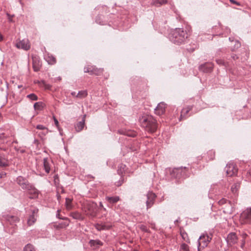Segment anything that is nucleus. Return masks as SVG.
I'll return each mask as SVG.
<instances>
[{
  "label": "nucleus",
  "mask_w": 251,
  "mask_h": 251,
  "mask_svg": "<svg viewBox=\"0 0 251 251\" xmlns=\"http://www.w3.org/2000/svg\"><path fill=\"white\" fill-rule=\"evenodd\" d=\"M139 122L141 126L149 132H154L157 129L156 120L151 115L142 116L140 117Z\"/></svg>",
  "instance_id": "f257e3e1"
},
{
  "label": "nucleus",
  "mask_w": 251,
  "mask_h": 251,
  "mask_svg": "<svg viewBox=\"0 0 251 251\" xmlns=\"http://www.w3.org/2000/svg\"><path fill=\"white\" fill-rule=\"evenodd\" d=\"M187 38V33L182 28H176L169 36L170 40L177 45L183 43Z\"/></svg>",
  "instance_id": "f03ea898"
},
{
  "label": "nucleus",
  "mask_w": 251,
  "mask_h": 251,
  "mask_svg": "<svg viewBox=\"0 0 251 251\" xmlns=\"http://www.w3.org/2000/svg\"><path fill=\"white\" fill-rule=\"evenodd\" d=\"M82 209L86 216L93 218L97 214V204L93 202H87L83 205Z\"/></svg>",
  "instance_id": "7ed1b4c3"
},
{
  "label": "nucleus",
  "mask_w": 251,
  "mask_h": 251,
  "mask_svg": "<svg viewBox=\"0 0 251 251\" xmlns=\"http://www.w3.org/2000/svg\"><path fill=\"white\" fill-rule=\"evenodd\" d=\"M211 240V238L207 235H201L198 241V250L200 251L201 248L206 247Z\"/></svg>",
  "instance_id": "20e7f679"
},
{
  "label": "nucleus",
  "mask_w": 251,
  "mask_h": 251,
  "mask_svg": "<svg viewBox=\"0 0 251 251\" xmlns=\"http://www.w3.org/2000/svg\"><path fill=\"white\" fill-rule=\"evenodd\" d=\"M15 46L18 49H22L25 51L28 50L30 49V44L27 39L16 40Z\"/></svg>",
  "instance_id": "39448f33"
},
{
  "label": "nucleus",
  "mask_w": 251,
  "mask_h": 251,
  "mask_svg": "<svg viewBox=\"0 0 251 251\" xmlns=\"http://www.w3.org/2000/svg\"><path fill=\"white\" fill-rule=\"evenodd\" d=\"M240 221L242 224L251 223V208L247 209L241 214Z\"/></svg>",
  "instance_id": "423d86ee"
},
{
  "label": "nucleus",
  "mask_w": 251,
  "mask_h": 251,
  "mask_svg": "<svg viewBox=\"0 0 251 251\" xmlns=\"http://www.w3.org/2000/svg\"><path fill=\"white\" fill-rule=\"evenodd\" d=\"M225 171L228 176H232L235 175L238 171L235 165L233 163H228L226 168Z\"/></svg>",
  "instance_id": "0eeeda50"
},
{
  "label": "nucleus",
  "mask_w": 251,
  "mask_h": 251,
  "mask_svg": "<svg viewBox=\"0 0 251 251\" xmlns=\"http://www.w3.org/2000/svg\"><path fill=\"white\" fill-rule=\"evenodd\" d=\"M227 203V206L224 208V212L226 214H231L233 212V207L230 201H228L225 198H222L218 201V204L220 205L226 204Z\"/></svg>",
  "instance_id": "6e6552de"
},
{
  "label": "nucleus",
  "mask_w": 251,
  "mask_h": 251,
  "mask_svg": "<svg viewBox=\"0 0 251 251\" xmlns=\"http://www.w3.org/2000/svg\"><path fill=\"white\" fill-rule=\"evenodd\" d=\"M16 182L19 186L23 189L25 190L26 188H31L30 183L22 176H19L16 179Z\"/></svg>",
  "instance_id": "1a4fd4ad"
},
{
  "label": "nucleus",
  "mask_w": 251,
  "mask_h": 251,
  "mask_svg": "<svg viewBox=\"0 0 251 251\" xmlns=\"http://www.w3.org/2000/svg\"><path fill=\"white\" fill-rule=\"evenodd\" d=\"M238 237L236 234L234 232L229 233L226 238L227 244L228 246H231L237 243Z\"/></svg>",
  "instance_id": "9d476101"
},
{
  "label": "nucleus",
  "mask_w": 251,
  "mask_h": 251,
  "mask_svg": "<svg viewBox=\"0 0 251 251\" xmlns=\"http://www.w3.org/2000/svg\"><path fill=\"white\" fill-rule=\"evenodd\" d=\"M3 218L8 224L13 226H16V224L19 222V218L15 216L4 215L3 216Z\"/></svg>",
  "instance_id": "9b49d317"
},
{
  "label": "nucleus",
  "mask_w": 251,
  "mask_h": 251,
  "mask_svg": "<svg viewBox=\"0 0 251 251\" xmlns=\"http://www.w3.org/2000/svg\"><path fill=\"white\" fill-rule=\"evenodd\" d=\"M31 214L29 215L27 219V225L29 226L33 225L36 221L37 214L38 212V209L34 208L31 210Z\"/></svg>",
  "instance_id": "f8f14e48"
},
{
  "label": "nucleus",
  "mask_w": 251,
  "mask_h": 251,
  "mask_svg": "<svg viewBox=\"0 0 251 251\" xmlns=\"http://www.w3.org/2000/svg\"><path fill=\"white\" fill-rule=\"evenodd\" d=\"M84 73H89L90 75H99L102 72V70L98 69L95 66H88L84 68Z\"/></svg>",
  "instance_id": "ddd939ff"
},
{
  "label": "nucleus",
  "mask_w": 251,
  "mask_h": 251,
  "mask_svg": "<svg viewBox=\"0 0 251 251\" xmlns=\"http://www.w3.org/2000/svg\"><path fill=\"white\" fill-rule=\"evenodd\" d=\"M147 197L146 206L147 209H148L153 205L156 196L152 192H149L147 195Z\"/></svg>",
  "instance_id": "4468645a"
},
{
  "label": "nucleus",
  "mask_w": 251,
  "mask_h": 251,
  "mask_svg": "<svg viewBox=\"0 0 251 251\" xmlns=\"http://www.w3.org/2000/svg\"><path fill=\"white\" fill-rule=\"evenodd\" d=\"M214 65L212 63H205L199 67V70L203 72H211L213 68Z\"/></svg>",
  "instance_id": "2eb2a0df"
},
{
  "label": "nucleus",
  "mask_w": 251,
  "mask_h": 251,
  "mask_svg": "<svg viewBox=\"0 0 251 251\" xmlns=\"http://www.w3.org/2000/svg\"><path fill=\"white\" fill-rule=\"evenodd\" d=\"M166 104L163 102H160L154 109L155 113L158 115L163 114L165 111Z\"/></svg>",
  "instance_id": "dca6fc26"
},
{
  "label": "nucleus",
  "mask_w": 251,
  "mask_h": 251,
  "mask_svg": "<svg viewBox=\"0 0 251 251\" xmlns=\"http://www.w3.org/2000/svg\"><path fill=\"white\" fill-rule=\"evenodd\" d=\"M95 228L99 231L108 230L111 227V225L105 223H97L95 225Z\"/></svg>",
  "instance_id": "f3484780"
},
{
  "label": "nucleus",
  "mask_w": 251,
  "mask_h": 251,
  "mask_svg": "<svg viewBox=\"0 0 251 251\" xmlns=\"http://www.w3.org/2000/svg\"><path fill=\"white\" fill-rule=\"evenodd\" d=\"M30 186L31 188H26L25 190H27L30 194L33 195L32 197H30V198L33 199L37 197L38 191L32 184H30Z\"/></svg>",
  "instance_id": "a211bd4d"
},
{
  "label": "nucleus",
  "mask_w": 251,
  "mask_h": 251,
  "mask_svg": "<svg viewBox=\"0 0 251 251\" xmlns=\"http://www.w3.org/2000/svg\"><path fill=\"white\" fill-rule=\"evenodd\" d=\"M86 117V115H83L82 119L81 121L77 123L76 125L75 126V128L76 131L79 132L82 130L84 126L85 125V118Z\"/></svg>",
  "instance_id": "6ab92c4d"
},
{
  "label": "nucleus",
  "mask_w": 251,
  "mask_h": 251,
  "mask_svg": "<svg viewBox=\"0 0 251 251\" xmlns=\"http://www.w3.org/2000/svg\"><path fill=\"white\" fill-rule=\"evenodd\" d=\"M192 107L191 106H187V107L182 109L181 112V115L180 116V120L185 119L187 117V115L189 112L191 110Z\"/></svg>",
  "instance_id": "aec40b11"
},
{
  "label": "nucleus",
  "mask_w": 251,
  "mask_h": 251,
  "mask_svg": "<svg viewBox=\"0 0 251 251\" xmlns=\"http://www.w3.org/2000/svg\"><path fill=\"white\" fill-rule=\"evenodd\" d=\"M70 216H71L73 219L78 220H83L84 219V216L78 211L72 212L70 213Z\"/></svg>",
  "instance_id": "412c9836"
},
{
  "label": "nucleus",
  "mask_w": 251,
  "mask_h": 251,
  "mask_svg": "<svg viewBox=\"0 0 251 251\" xmlns=\"http://www.w3.org/2000/svg\"><path fill=\"white\" fill-rule=\"evenodd\" d=\"M105 200L110 203L113 204L118 202L120 200L119 196L106 197Z\"/></svg>",
  "instance_id": "4be33fe9"
},
{
  "label": "nucleus",
  "mask_w": 251,
  "mask_h": 251,
  "mask_svg": "<svg viewBox=\"0 0 251 251\" xmlns=\"http://www.w3.org/2000/svg\"><path fill=\"white\" fill-rule=\"evenodd\" d=\"M240 187V182L239 181H237L235 182L231 188V191L233 194L236 195Z\"/></svg>",
  "instance_id": "5701e85b"
},
{
  "label": "nucleus",
  "mask_w": 251,
  "mask_h": 251,
  "mask_svg": "<svg viewBox=\"0 0 251 251\" xmlns=\"http://www.w3.org/2000/svg\"><path fill=\"white\" fill-rule=\"evenodd\" d=\"M89 244L91 247H99L102 245V243L99 240H91L89 241Z\"/></svg>",
  "instance_id": "b1692460"
},
{
  "label": "nucleus",
  "mask_w": 251,
  "mask_h": 251,
  "mask_svg": "<svg viewBox=\"0 0 251 251\" xmlns=\"http://www.w3.org/2000/svg\"><path fill=\"white\" fill-rule=\"evenodd\" d=\"M43 165L45 172L48 174L49 173L50 171V166L48 158H44Z\"/></svg>",
  "instance_id": "393cba45"
},
{
  "label": "nucleus",
  "mask_w": 251,
  "mask_h": 251,
  "mask_svg": "<svg viewBox=\"0 0 251 251\" xmlns=\"http://www.w3.org/2000/svg\"><path fill=\"white\" fill-rule=\"evenodd\" d=\"M118 132L120 134L126 135L130 137H134L136 136V133L135 132L133 131H126L124 130H118Z\"/></svg>",
  "instance_id": "a878e982"
},
{
  "label": "nucleus",
  "mask_w": 251,
  "mask_h": 251,
  "mask_svg": "<svg viewBox=\"0 0 251 251\" xmlns=\"http://www.w3.org/2000/svg\"><path fill=\"white\" fill-rule=\"evenodd\" d=\"M88 93L86 90H81L78 92L75 97L81 99L86 97Z\"/></svg>",
  "instance_id": "bb28decb"
},
{
  "label": "nucleus",
  "mask_w": 251,
  "mask_h": 251,
  "mask_svg": "<svg viewBox=\"0 0 251 251\" xmlns=\"http://www.w3.org/2000/svg\"><path fill=\"white\" fill-rule=\"evenodd\" d=\"M187 170V168L186 167H180V168H176V169H175L174 170V172H176V173H181V175L183 176H186L187 175L185 173V172Z\"/></svg>",
  "instance_id": "cd10ccee"
},
{
  "label": "nucleus",
  "mask_w": 251,
  "mask_h": 251,
  "mask_svg": "<svg viewBox=\"0 0 251 251\" xmlns=\"http://www.w3.org/2000/svg\"><path fill=\"white\" fill-rule=\"evenodd\" d=\"M9 163L8 160L6 159L5 158L0 156V167H7Z\"/></svg>",
  "instance_id": "c85d7f7f"
},
{
  "label": "nucleus",
  "mask_w": 251,
  "mask_h": 251,
  "mask_svg": "<svg viewBox=\"0 0 251 251\" xmlns=\"http://www.w3.org/2000/svg\"><path fill=\"white\" fill-rule=\"evenodd\" d=\"M44 104L42 102H35L34 104V108L35 110H41L43 107Z\"/></svg>",
  "instance_id": "c756f323"
},
{
  "label": "nucleus",
  "mask_w": 251,
  "mask_h": 251,
  "mask_svg": "<svg viewBox=\"0 0 251 251\" xmlns=\"http://www.w3.org/2000/svg\"><path fill=\"white\" fill-rule=\"evenodd\" d=\"M65 206H66V209L68 210H70L72 208L73 205L72 204V200L71 199H70L69 198L66 199Z\"/></svg>",
  "instance_id": "7c9ffc66"
},
{
  "label": "nucleus",
  "mask_w": 251,
  "mask_h": 251,
  "mask_svg": "<svg viewBox=\"0 0 251 251\" xmlns=\"http://www.w3.org/2000/svg\"><path fill=\"white\" fill-rule=\"evenodd\" d=\"M167 2V0H153L152 3L155 6H159Z\"/></svg>",
  "instance_id": "2f4dec72"
},
{
  "label": "nucleus",
  "mask_w": 251,
  "mask_h": 251,
  "mask_svg": "<svg viewBox=\"0 0 251 251\" xmlns=\"http://www.w3.org/2000/svg\"><path fill=\"white\" fill-rule=\"evenodd\" d=\"M24 251H35V250L31 244H28L25 246Z\"/></svg>",
  "instance_id": "473e14b6"
},
{
  "label": "nucleus",
  "mask_w": 251,
  "mask_h": 251,
  "mask_svg": "<svg viewBox=\"0 0 251 251\" xmlns=\"http://www.w3.org/2000/svg\"><path fill=\"white\" fill-rule=\"evenodd\" d=\"M49 133V130H42L39 132H37L38 136L41 138H43Z\"/></svg>",
  "instance_id": "72a5a7b5"
},
{
  "label": "nucleus",
  "mask_w": 251,
  "mask_h": 251,
  "mask_svg": "<svg viewBox=\"0 0 251 251\" xmlns=\"http://www.w3.org/2000/svg\"><path fill=\"white\" fill-rule=\"evenodd\" d=\"M179 251H190L189 248L187 244L183 243L181 245Z\"/></svg>",
  "instance_id": "f704fd0d"
},
{
  "label": "nucleus",
  "mask_w": 251,
  "mask_h": 251,
  "mask_svg": "<svg viewBox=\"0 0 251 251\" xmlns=\"http://www.w3.org/2000/svg\"><path fill=\"white\" fill-rule=\"evenodd\" d=\"M27 98L31 100H38V97L34 94L32 93L28 95Z\"/></svg>",
  "instance_id": "c9c22d12"
},
{
  "label": "nucleus",
  "mask_w": 251,
  "mask_h": 251,
  "mask_svg": "<svg viewBox=\"0 0 251 251\" xmlns=\"http://www.w3.org/2000/svg\"><path fill=\"white\" fill-rule=\"evenodd\" d=\"M67 221L64 222H62L61 223L59 224V227L61 228H65L67 226H68L70 223V221L68 219V220H66Z\"/></svg>",
  "instance_id": "e433bc0d"
},
{
  "label": "nucleus",
  "mask_w": 251,
  "mask_h": 251,
  "mask_svg": "<svg viewBox=\"0 0 251 251\" xmlns=\"http://www.w3.org/2000/svg\"><path fill=\"white\" fill-rule=\"evenodd\" d=\"M180 235L184 240L187 241L188 240V235L185 231H180Z\"/></svg>",
  "instance_id": "4c0bfd02"
},
{
  "label": "nucleus",
  "mask_w": 251,
  "mask_h": 251,
  "mask_svg": "<svg viewBox=\"0 0 251 251\" xmlns=\"http://www.w3.org/2000/svg\"><path fill=\"white\" fill-rule=\"evenodd\" d=\"M47 60L49 64H53L56 62V59L53 56H49Z\"/></svg>",
  "instance_id": "58836bf2"
},
{
  "label": "nucleus",
  "mask_w": 251,
  "mask_h": 251,
  "mask_svg": "<svg viewBox=\"0 0 251 251\" xmlns=\"http://www.w3.org/2000/svg\"><path fill=\"white\" fill-rule=\"evenodd\" d=\"M36 128L37 129L40 130H49L48 128L46 127L45 126L42 125H38L36 126Z\"/></svg>",
  "instance_id": "ea45409f"
},
{
  "label": "nucleus",
  "mask_w": 251,
  "mask_h": 251,
  "mask_svg": "<svg viewBox=\"0 0 251 251\" xmlns=\"http://www.w3.org/2000/svg\"><path fill=\"white\" fill-rule=\"evenodd\" d=\"M207 154L209 156V158L210 160H212L214 158L215 152L212 151H209L207 152Z\"/></svg>",
  "instance_id": "a19ab883"
},
{
  "label": "nucleus",
  "mask_w": 251,
  "mask_h": 251,
  "mask_svg": "<svg viewBox=\"0 0 251 251\" xmlns=\"http://www.w3.org/2000/svg\"><path fill=\"white\" fill-rule=\"evenodd\" d=\"M240 46H241V43L238 41H236L235 44L234 45V47L233 50H234L235 49H237L240 48Z\"/></svg>",
  "instance_id": "79ce46f5"
},
{
  "label": "nucleus",
  "mask_w": 251,
  "mask_h": 251,
  "mask_svg": "<svg viewBox=\"0 0 251 251\" xmlns=\"http://www.w3.org/2000/svg\"><path fill=\"white\" fill-rule=\"evenodd\" d=\"M33 68L34 69V71L35 72H37L39 70L40 67L39 65H36L34 62H33Z\"/></svg>",
  "instance_id": "37998d69"
},
{
  "label": "nucleus",
  "mask_w": 251,
  "mask_h": 251,
  "mask_svg": "<svg viewBox=\"0 0 251 251\" xmlns=\"http://www.w3.org/2000/svg\"><path fill=\"white\" fill-rule=\"evenodd\" d=\"M216 62L217 63V64H218L219 65H224V66L226 65H225V63L222 59H217L216 60Z\"/></svg>",
  "instance_id": "c03bdc74"
},
{
  "label": "nucleus",
  "mask_w": 251,
  "mask_h": 251,
  "mask_svg": "<svg viewBox=\"0 0 251 251\" xmlns=\"http://www.w3.org/2000/svg\"><path fill=\"white\" fill-rule=\"evenodd\" d=\"M57 213L56 214V217L60 219H62V220H68V218H65V217H64V218H61L60 217V214H59V212H60V210H58L57 211Z\"/></svg>",
  "instance_id": "a18cd8bd"
},
{
  "label": "nucleus",
  "mask_w": 251,
  "mask_h": 251,
  "mask_svg": "<svg viewBox=\"0 0 251 251\" xmlns=\"http://www.w3.org/2000/svg\"><path fill=\"white\" fill-rule=\"evenodd\" d=\"M229 1H230V2L231 3H232L233 4H236L237 5H241L240 3L239 2H238V1H236L235 0H229Z\"/></svg>",
  "instance_id": "49530a36"
},
{
  "label": "nucleus",
  "mask_w": 251,
  "mask_h": 251,
  "mask_svg": "<svg viewBox=\"0 0 251 251\" xmlns=\"http://www.w3.org/2000/svg\"><path fill=\"white\" fill-rule=\"evenodd\" d=\"M53 120L54 122V124L56 127H58L59 126V122L58 120L55 118V117H53Z\"/></svg>",
  "instance_id": "de8ad7c7"
},
{
  "label": "nucleus",
  "mask_w": 251,
  "mask_h": 251,
  "mask_svg": "<svg viewBox=\"0 0 251 251\" xmlns=\"http://www.w3.org/2000/svg\"><path fill=\"white\" fill-rule=\"evenodd\" d=\"M248 179L249 180H251V169L247 173Z\"/></svg>",
  "instance_id": "09e8293b"
},
{
  "label": "nucleus",
  "mask_w": 251,
  "mask_h": 251,
  "mask_svg": "<svg viewBox=\"0 0 251 251\" xmlns=\"http://www.w3.org/2000/svg\"><path fill=\"white\" fill-rule=\"evenodd\" d=\"M7 16H8L9 20L11 22L12 21V18L13 17V16L10 15L9 14L7 13Z\"/></svg>",
  "instance_id": "8fccbe9b"
},
{
  "label": "nucleus",
  "mask_w": 251,
  "mask_h": 251,
  "mask_svg": "<svg viewBox=\"0 0 251 251\" xmlns=\"http://www.w3.org/2000/svg\"><path fill=\"white\" fill-rule=\"evenodd\" d=\"M245 240H242V244H241V248H242V249L243 248V247H244V245H245Z\"/></svg>",
  "instance_id": "3c124183"
},
{
  "label": "nucleus",
  "mask_w": 251,
  "mask_h": 251,
  "mask_svg": "<svg viewBox=\"0 0 251 251\" xmlns=\"http://www.w3.org/2000/svg\"><path fill=\"white\" fill-rule=\"evenodd\" d=\"M231 57H232L234 60H235V59H236L238 58V57H237V56H236V55H235V54H232V55H231Z\"/></svg>",
  "instance_id": "603ef678"
},
{
  "label": "nucleus",
  "mask_w": 251,
  "mask_h": 251,
  "mask_svg": "<svg viewBox=\"0 0 251 251\" xmlns=\"http://www.w3.org/2000/svg\"><path fill=\"white\" fill-rule=\"evenodd\" d=\"M42 83H43L44 85H45V86H46V88L49 89V88H50V86H49V85H46V84H45V81H42Z\"/></svg>",
  "instance_id": "864d4df0"
},
{
  "label": "nucleus",
  "mask_w": 251,
  "mask_h": 251,
  "mask_svg": "<svg viewBox=\"0 0 251 251\" xmlns=\"http://www.w3.org/2000/svg\"><path fill=\"white\" fill-rule=\"evenodd\" d=\"M141 228L143 230H145V231H146V230H146V226H143V225L141 226Z\"/></svg>",
  "instance_id": "5fc2aeb1"
},
{
  "label": "nucleus",
  "mask_w": 251,
  "mask_h": 251,
  "mask_svg": "<svg viewBox=\"0 0 251 251\" xmlns=\"http://www.w3.org/2000/svg\"><path fill=\"white\" fill-rule=\"evenodd\" d=\"M247 236V234H246V233H244L242 234V237L243 238V240H245V239L246 238V237Z\"/></svg>",
  "instance_id": "6e6d98bb"
},
{
  "label": "nucleus",
  "mask_w": 251,
  "mask_h": 251,
  "mask_svg": "<svg viewBox=\"0 0 251 251\" xmlns=\"http://www.w3.org/2000/svg\"><path fill=\"white\" fill-rule=\"evenodd\" d=\"M100 207H101L104 210H106L105 208L103 207V205L101 202H100Z\"/></svg>",
  "instance_id": "4d7b16f0"
},
{
  "label": "nucleus",
  "mask_w": 251,
  "mask_h": 251,
  "mask_svg": "<svg viewBox=\"0 0 251 251\" xmlns=\"http://www.w3.org/2000/svg\"><path fill=\"white\" fill-rule=\"evenodd\" d=\"M75 94H76V93L75 92H72L71 93V95L75 97V96H76Z\"/></svg>",
  "instance_id": "13d9d810"
},
{
  "label": "nucleus",
  "mask_w": 251,
  "mask_h": 251,
  "mask_svg": "<svg viewBox=\"0 0 251 251\" xmlns=\"http://www.w3.org/2000/svg\"><path fill=\"white\" fill-rule=\"evenodd\" d=\"M57 199H58V201H59V199L61 198V196H60V195H59V194H57Z\"/></svg>",
  "instance_id": "bf43d9fd"
},
{
  "label": "nucleus",
  "mask_w": 251,
  "mask_h": 251,
  "mask_svg": "<svg viewBox=\"0 0 251 251\" xmlns=\"http://www.w3.org/2000/svg\"><path fill=\"white\" fill-rule=\"evenodd\" d=\"M3 175H6V174H5H5H0V178H1V177H2V176H3Z\"/></svg>",
  "instance_id": "052dcab7"
},
{
  "label": "nucleus",
  "mask_w": 251,
  "mask_h": 251,
  "mask_svg": "<svg viewBox=\"0 0 251 251\" xmlns=\"http://www.w3.org/2000/svg\"><path fill=\"white\" fill-rule=\"evenodd\" d=\"M229 40L231 42H232L233 40L231 39V37H229Z\"/></svg>",
  "instance_id": "680f3d73"
},
{
  "label": "nucleus",
  "mask_w": 251,
  "mask_h": 251,
  "mask_svg": "<svg viewBox=\"0 0 251 251\" xmlns=\"http://www.w3.org/2000/svg\"><path fill=\"white\" fill-rule=\"evenodd\" d=\"M58 79H59V80H60L61 79V77H58Z\"/></svg>",
  "instance_id": "e2e57ef3"
},
{
  "label": "nucleus",
  "mask_w": 251,
  "mask_h": 251,
  "mask_svg": "<svg viewBox=\"0 0 251 251\" xmlns=\"http://www.w3.org/2000/svg\"><path fill=\"white\" fill-rule=\"evenodd\" d=\"M118 186L121 185V183H120V184H118Z\"/></svg>",
  "instance_id": "0e129e2a"
}]
</instances>
